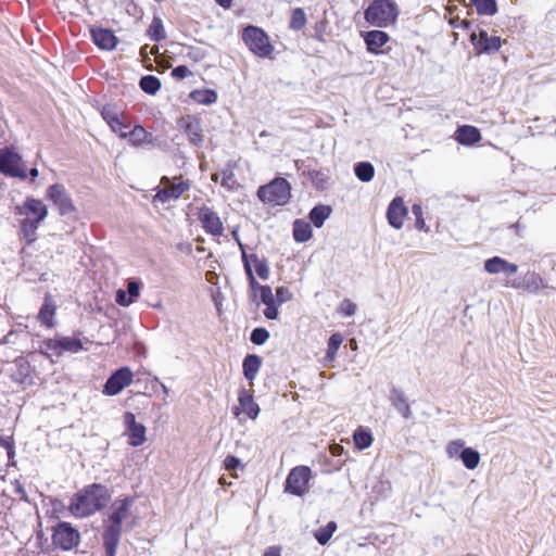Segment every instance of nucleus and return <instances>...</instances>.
<instances>
[{
  "mask_svg": "<svg viewBox=\"0 0 556 556\" xmlns=\"http://www.w3.org/2000/svg\"><path fill=\"white\" fill-rule=\"evenodd\" d=\"M193 101L200 104H212L216 102L217 94L213 90H194L190 93Z\"/></svg>",
  "mask_w": 556,
  "mask_h": 556,
  "instance_id": "4c0bfd02",
  "label": "nucleus"
},
{
  "mask_svg": "<svg viewBox=\"0 0 556 556\" xmlns=\"http://www.w3.org/2000/svg\"><path fill=\"white\" fill-rule=\"evenodd\" d=\"M0 173L22 180L27 178V167L22 157L9 149L0 150Z\"/></svg>",
  "mask_w": 556,
  "mask_h": 556,
  "instance_id": "6e6552de",
  "label": "nucleus"
},
{
  "mask_svg": "<svg viewBox=\"0 0 556 556\" xmlns=\"http://www.w3.org/2000/svg\"><path fill=\"white\" fill-rule=\"evenodd\" d=\"M46 197L48 200L53 202L61 215H67L75 211L71 197L64 186L60 184L50 186L47 189Z\"/></svg>",
  "mask_w": 556,
  "mask_h": 556,
  "instance_id": "9b49d317",
  "label": "nucleus"
},
{
  "mask_svg": "<svg viewBox=\"0 0 556 556\" xmlns=\"http://www.w3.org/2000/svg\"><path fill=\"white\" fill-rule=\"evenodd\" d=\"M312 478V470L307 466H296L289 472L285 492L302 496L308 491V481Z\"/></svg>",
  "mask_w": 556,
  "mask_h": 556,
  "instance_id": "0eeeda50",
  "label": "nucleus"
},
{
  "mask_svg": "<svg viewBox=\"0 0 556 556\" xmlns=\"http://www.w3.org/2000/svg\"><path fill=\"white\" fill-rule=\"evenodd\" d=\"M389 35L382 30H371L365 35V42L369 52L381 53V48L389 41Z\"/></svg>",
  "mask_w": 556,
  "mask_h": 556,
  "instance_id": "393cba45",
  "label": "nucleus"
},
{
  "mask_svg": "<svg viewBox=\"0 0 556 556\" xmlns=\"http://www.w3.org/2000/svg\"><path fill=\"white\" fill-rule=\"evenodd\" d=\"M313 230L311 224L303 219H296L293 223V238L296 242H306L312 238Z\"/></svg>",
  "mask_w": 556,
  "mask_h": 556,
  "instance_id": "7c9ffc66",
  "label": "nucleus"
},
{
  "mask_svg": "<svg viewBox=\"0 0 556 556\" xmlns=\"http://www.w3.org/2000/svg\"><path fill=\"white\" fill-rule=\"evenodd\" d=\"M17 372L14 375V379L18 382H24L25 378L29 376L30 366L24 358L15 359Z\"/></svg>",
  "mask_w": 556,
  "mask_h": 556,
  "instance_id": "a18cd8bd",
  "label": "nucleus"
},
{
  "mask_svg": "<svg viewBox=\"0 0 556 556\" xmlns=\"http://www.w3.org/2000/svg\"><path fill=\"white\" fill-rule=\"evenodd\" d=\"M456 140L464 146H472L481 140V134L478 128L464 125L456 130Z\"/></svg>",
  "mask_w": 556,
  "mask_h": 556,
  "instance_id": "a878e982",
  "label": "nucleus"
},
{
  "mask_svg": "<svg viewBox=\"0 0 556 556\" xmlns=\"http://www.w3.org/2000/svg\"><path fill=\"white\" fill-rule=\"evenodd\" d=\"M477 12L482 15H494L497 12L495 0H471Z\"/></svg>",
  "mask_w": 556,
  "mask_h": 556,
  "instance_id": "a19ab883",
  "label": "nucleus"
},
{
  "mask_svg": "<svg viewBox=\"0 0 556 556\" xmlns=\"http://www.w3.org/2000/svg\"><path fill=\"white\" fill-rule=\"evenodd\" d=\"M465 447V442L462 439L450 441L445 446V453L448 458L459 457V453Z\"/></svg>",
  "mask_w": 556,
  "mask_h": 556,
  "instance_id": "49530a36",
  "label": "nucleus"
},
{
  "mask_svg": "<svg viewBox=\"0 0 556 556\" xmlns=\"http://www.w3.org/2000/svg\"><path fill=\"white\" fill-rule=\"evenodd\" d=\"M239 406L235 407V415L238 416L241 412L244 413L251 419H255L258 416L260 407L254 402L253 395L250 391L241 389L238 397Z\"/></svg>",
  "mask_w": 556,
  "mask_h": 556,
  "instance_id": "6ab92c4d",
  "label": "nucleus"
},
{
  "mask_svg": "<svg viewBox=\"0 0 556 556\" xmlns=\"http://www.w3.org/2000/svg\"><path fill=\"white\" fill-rule=\"evenodd\" d=\"M353 440L357 448L365 450L371 445L372 435L369 431H366L359 427L357 430H355Z\"/></svg>",
  "mask_w": 556,
  "mask_h": 556,
  "instance_id": "ea45409f",
  "label": "nucleus"
},
{
  "mask_svg": "<svg viewBox=\"0 0 556 556\" xmlns=\"http://www.w3.org/2000/svg\"><path fill=\"white\" fill-rule=\"evenodd\" d=\"M280 555H281V549L278 546H270L264 553V556H280Z\"/></svg>",
  "mask_w": 556,
  "mask_h": 556,
  "instance_id": "e2e57ef3",
  "label": "nucleus"
},
{
  "mask_svg": "<svg viewBox=\"0 0 556 556\" xmlns=\"http://www.w3.org/2000/svg\"><path fill=\"white\" fill-rule=\"evenodd\" d=\"M390 401L395 409L406 419L412 416L410 407L405 399L404 393L393 387L390 392Z\"/></svg>",
  "mask_w": 556,
  "mask_h": 556,
  "instance_id": "cd10ccee",
  "label": "nucleus"
},
{
  "mask_svg": "<svg viewBox=\"0 0 556 556\" xmlns=\"http://www.w3.org/2000/svg\"><path fill=\"white\" fill-rule=\"evenodd\" d=\"M242 40L249 50L260 58H268L274 51L267 34L256 26L245 27L242 31Z\"/></svg>",
  "mask_w": 556,
  "mask_h": 556,
  "instance_id": "39448f33",
  "label": "nucleus"
},
{
  "mask_svg": "<svg viewBox=\"0 0 556 556\" xmlns=\"http://www.w3.org/2000/svg\"><path fill=\"white\" fill-rule=\"evenodd\" d=\"M100 113L108 125L112 124L113 121H116L125 114L117 105L111 103L103 105Z\"/></svg>",
  "mask_w": 556,
  "mask_h": 556,
  "instance_id": "58836bf2",
  "label": "nucleus"
},
{
  "mask_svg": "<svg viewBox=\"0 0 556 556\" xmlns=\"http://www.w3.org/2000/svg\"><path fill=\"white\" fill-rule=\"evenodd\" d=\"M459 458L462 459L463 465L469 469L473 470L479 466L480 463V454L472 447L463 448L459 453Z\"/></svg>",
  "mask_w": 556,
  "mask_h": 556,
  "instance_id": "473e14b6",
  "label": "nucleus"
},
{
  "mask_svg": "<svg viewBox=\"0 0 556 556\" xmlns=\"http://www.w3.org/2000/svg\"><path fill=\"white\" fill-rule=\"evenodd\" d=\"M252 261L255 265V271L261 279H268L269 277V267L265 260H260L256 255L251 256Z\"/></svg>",
  "mask_w": 556,
  "mask_h": 556,
  "instance_id": "de8ad7c7",
  "label": "nucleus"
},
{
  "mask_svg": "<svg viewBox=\"0 0 556 556\" xmlns=\"http://www.w3.org/2000/svg\"><path fill=\"white\" fill-rule=\"evenodd\" d=\"M276 298L279 303H286L292 300V293L287 287H278L276 290Z\"/></svg>",
  "mask_w": 556,
  "mask_h": 556,
  "instance_id": "5fc2aeb1",
  "label": "nucleus"
},
{
  "mask_svg": "<svg viewBox=\"0 0 556 556\" xmlns=\"http://www.w3.org/2000/svg\"><path fill=\"white\" fill-rule=\"evenodd\" d=\"M311 178L318 188H324L327 181V177L324 175V173L317 170L311 173Z\"/></svg>",
  "mask_w": 556,
  "mask_h": 556,
  "instance_id": "bf43d9fd",
  "label": "nucleus"
},
{
  "mask_svg": "<svg viewBox=\"0 0 556 556\" xmlns=\"http://www.w3.org/2000/svg\"><path fill=\"white\" fill-rule=\"evenodd\" d=\"M354 172L356 177L364 182H368L374 178L375 168L369 162H359L355 165Z\"/></svg>",
  "mask_w": 556,
  "mask_h": 556,
  "instance_id": "72a5a7b5",
  "label": "nucleus"
},
{
  "mask_svg": "<svg viewBox=\"0 0 556 556\" xmlns=\"http://www.w3.org/2000/svg\"><path fill=\"white\" fill-rule=\"evenodd\" d=\"M484 270L491 275H514L517 273L518 266L514 263H509L508 261L500 256H493L484 262Z\"/></svg>",
  "mask_w": 556,
  "mask_h": 556,
  "instance_id": "412c9836",
  "label": "nucleus"
},
{
  "mask_svg": "<svg viewBox=\"0 0 556 556\" xmlns=\"http://www.w3.org/2000/svg\"><path fill=\"white\" fill-rule=\"evenodd\" d=\"M15 214L21 216V233L23 238L33 243L40 224L48 215L47 205L39 199L27 198L22 205L15 207Z\"/></svg>",
  "mask_w": 556,
  "mask_h": 556,
  "instance_id": "f03ea898",
  "label": "nucleus"
},
{
  "mask_svg": "<svg viewBox=\"0 0 556 556\" xmlns=\"http://www.w3.org/2000/svg\"><path fill=\"white\" fill-rule=\"evenodd\" d=\"M127 293L128 296L132 299V301L137 299L140 295V283L136 280L128 281Z\"/></svg>",
  "mask_w": 556,
  "mask_h": 556,
  "instance_id": "4d7b16f0",
  "label": "nucleus"
},
{
  "mask_svg": "<svg viewBox=\"0 0 556 556\" xmlns=\"http://www.w3.org/2000/svg\"><path fill=\"white\" fill-rule=\"evenodd\" d=\"M43 345L47 351H51L56 356H61L64 352L77 353L83 350L81 341L72 337L49 339L43 342Z\"/></svg>",
  "mask_w": 556,
  "mask_h": 556,
  "instance_id": "ddd939ff",
  "label": "nucleus"
},
{
  "mask_svg": "<svg viewBox=\"0 0 556 556\" xmlns=\"http://www.w3.org/2000/svg\"><path fill=\"white\" fill-rule=\"evenodd\" d=\"M140 88L149 94H155L161 88V81L157 77L146 75L140 79Z\"/></svg>",
  "mask_w": 556,
  "mask_h": 556,
  "instance_id": "e433bc0d",
  "label": "nucleus"
},
{
  "mask_svg": "<svg viewBox=\"0 0 556 556\" xmlns=\"http://www.w3.org/2000/svg\"><path fill=\"white\" fill-rule=\"evenodd\" d=\"M407 214V208L401 198H395L390 203L387 211V218L389 224L395 228L401 229L404 224V217Z\"/></svg>",
  "mask_w": 556,
  "mask_h": 556,
  "instance_id": "aec40b11",
  "label": "nucleus"
},
{
  "mask_svg": "<svg viewBox=\"0 0 556 556\" xmlns=\"http://www.w3.org/2000/svg\"><path fill=\"white\" fill-rule=\"evenodd\" d=\"M29 175L33 179L36 178L38 176V169L36 167L31 168Z\"/></svg>",
  "mask_w": 556,
  "mask_h": 556,
  "instance_id": "774afa93",
  "label": "nucleus"
},
{
  "mask_svg": "<svg viewBox=\"0 0 556 556\" xmlns=\"http://www.w3.org/2000/svg\"><path fill=\"white\" fill-rule=\"evenodd\" d=\"M131 505L132 500L130 498L116 500L111 506V514L108 522L122 526L123 521L129 516Z\"/></svg>",
  "mask_w": 556,
  "mask_h": 556,
  "instance_id": "5701e85b",
  "label": "nucleus"
},
{
  "mask_svg": "<svg viewBox=\"0 0 556 556\" xmlns=\"http://www.w3.org/2000/svg\"><path fill=\"white\" fill-rule=\"evenodd\" d=\"M111 500L108 488L93 483L77 492L71 500L70 511L78 518L89 517L103 509Z\"/></svg>",
  "mask_w": 556,
  "mask_h": 556,
  "instance_id": "f257e3e1",
  "label": "nucleus"
},
{
  "mask_svg": "<svg viewBox=\"0 0 556 556\" xmlns=\"http://www.w3.org/2000/svg\"><path fill=\"white\" fill-rule=\"evenodd\" d=\"M342 344V336L340 333H333L328 340V346L326 352V359L329 362L334 361L337 352Z\"/></svg>",
  "mask_w": 556,
  "mask_h": 556,
  "instance_id": "79ce46f5",
  "label": "nucleus"
},
{
  "mask_svg": "<svg viewBox=\"0 0 556 556\" xmlns=\"http://www.w3.org/2000/svg\"><path fill=\"white\" fill-rule=\"evenodd\" d=\"M160 188L152 199V203H170L172 201L178 200L186 191L190 189L189 180L182 179V177H174L173 179L164 176L161 179Z\"/></svg>",
  "mask_w": 556,
  "mask_h": 556,
  "instance_id": "20e7f679",
  "label": "nucleus"
},
{
  "mask_svg": "<svg viewBox=\"0 0 556 556\" xmlns=\"http://www.w3.org/2000/svg\"><path fill=\"white\" fill-rule=\"evenodd\" d=\"M306 24V15L303 9L296 8L292 11L289 27L293 30L302 29Z\"/></svg>",
  "mask_w": 556,
  "mask_h": 556,
  "instance_id": "37998d69",
  "label": "nucleus"
},
{
  "mask_svg": "<svg viewBox=\"0 0 556 556\" xmlns=\"http://www.w3.org/2000/svg\"><path fill=\"white\" fill-rule=\"evenodd\" d=\"M126 139L130 146L136 148L153 143L152 134L148 132L141 125H135L130 130H127Z\"/></svg>",
  "mask_w": 556,
  "mask_h": 556,
  "instance_id": "b1692460",
  "label": "nucleus"
},
{
  "mask_svg": "<svg viewBox=\"0 0 556 556\" xmlns=\"http://www.w3.org/2000/svg\"><path fill=\"white\" fill-rule=\"evenodd\" d=\"M134 374L129 367H122L110 376L106 380L103 393L105 395H116L132 382Z\"/></svg>",
  "mask_w": 556,
  "mask_h": 556,
  "instance_id": "9d476101",
  "label": "nucleus"
},
{
  "mask_svg": "<svg viewBox=\"0 0 556 556\" xmlns=\"http://www.w3.org/2000/svg\"><path fill=\"white\" fill-rule=\"evenodd\" d=\"M412 213L416 217L415 227L418 230L428 231L429 229L426 227V223H425V219H424V216H422V207H421V205L414 204L412 206Z\"/></svg>",
  "mask_w": 556,
  "mask_h": 556,
  "instance_id": "8fccbe9b",
  "label": "nucleus"
},
{
  "mask_svg": "<svg viewBox=\"0 0 556 556\" xmlns=\"http://www.w3.org/2000/svg\"><path fill=\"white\" fill-rule=\"evenodd\" d=\"M356 304L351 300H343L340 304L339 312L345 316H353L356 313Z\"/></svg>",
  "mask_w": 556,
  "mask_h": 556,
  "instance_id": "603ef678",
  "label": "nucleus"
},
{
  "mask_svg": "<svg viewBox=\"0 0 556 556\" xmlns=\"http://www.w3.org/2000/svg\"><path fill=\"white\" fill-rule=\"evenodd\" d=\"M337 530V523L334 521H329L325 527L319 528L314 536L317 542L321 545H326L331 539L332 534Z\"/></svg>",
  "mask_w": 556,
  "mask_h": 556,
  "instance_id": "c9c22d12",
  "label": "nucleus"
},
{
  "mask_svg": "<svg viewBox=\"0 0 556 556\" xmlns=\"http://www.w3.org/2000/svg\"><path fill=\"white\" fill-rule=\"evenodd\" d=\"M91 37L93 42L103 50H113L118 42L114 33L106 28H91Z\"/></svg>",
  "mask_w": 556,
  "mask_h": 556,
  "instance_id": "4be33fe9",
  "label": "nucleus"
},
{
  "mask_svg": "<svg viewBox=\"0 0 556 556\" xmlns=\"http://www.w3.org/2000/svg\"><path fill=\"white\" fill-rule=\"evenodd\" d=\"M124 424L126 426L129 445L135 447L142 445L147 440L146 427L136 421L135 414L130 412L125 413Z\"/></svg>",
  "mask_w": 556,
  "mask_h": 556,
  "instance_id": "2eb2a0df",
  "label": "nucleus"
},
{
  "mask_svg": "<svg viewBox=\"0 0 556 556\" xmlns=\"http://www.w3.org/2000/svg\"><path fill=\"white\" fill-rule=\"evenodd\" d=\"M269 338V332L265 328H255L251 332V341L256 345L264 344Z\"/></svg>",
  "mask_w": 556,
  "mask_h": 556,
  "instance_id": "09e8293b",
  "label": "nucleus"
},
{
  "mask_svg": "<svg viewBox=\"0 0 556 556\" xmlns=\"http://www.w3.org/2000/svg\"><path fill=\"white\" fill-rule=\"evenodd\" d=\"M331 212L329 205H317L309 212V220L316 228H320L325 220L329 218Z\"/></svg>",
  "mask_w": 556,
  "mask_h": 556,
  "instance_id": "2f4dec72",
  "label": "nucleus"
},
{
  "mask_svg": "<svg viewBox=\"0 0 556 556\" xmlns=\"http://www.w3.org/2000/svg\"><path fill=\"white\" fill-rule=\"evenodd\" d=\"M211 178L215 182H220V185L228 190H233L238 186L235 174L229 167L212 174Z\"/></svg>",
  "mask_w": 556,
  "mask_h": 556,
  "instance_id": "c756f323",
  "label": "nucleus"
},
{
  "mask_svg": "<svg viewBox=\"0 0 556 556\" xmlns=\"http://www.w3.org/2000/svg\"><path fill=\"white\" fill-rule=\"evenodd\" d=\"M191 74V71L185 65H179L172 71V75L178 79H184Z\"/></svg>",
  "mask_w": 556,
  "mask_h": 556,
  "instance_id": "13d9d810",
  "label": "nucleus"
},
{
  "mask_svg": "<svg viewBox=\"0 0 556 556\" xmlns=\"http://www.w3.org/2000/svg\"><path fill=\"white\" fill-rule=\"evenodd\" d=\"M131 122L126 114H123L116 121H113L112 124L109 125L111 130L118 135L119 138L126 139V132L130 128Z\"/></svg>",
  "mask_w": 556,
  "mask_h": 556,
  "instance_id": "f704fd0d",
  "label": "nucleus"
},
{
  "mask_svg": "<svg viewBox=\"0 0 556 556\" xmlns=\"http://www.w3.org/2000/svg\"><path fill=\"white\" fill-rule=\"evenodd\" d=\"M239 245H240V250L242 252V261H243V264H244V269L247 270V264H250L249 262V257L244 251V247L242 243L239 242Z\"/></svg>",
  "mask_w": 556,
  "mask_h": 556,
  "instance_id": "0e129e2a",
  "label": "nucleus"
},
{
  "mask_svg": "<svg viewBox=\"0 0 556 556\" xmlns=\"http://www.w3.org/2000/svg\"><path fill=\"white\" fill-rule=\"evenodd\" d=\"M509 286L532 294H536L547 288L545 280L534 271L526 273L523 276L513 280Z\"/></svg>",
  "mask_w": 556,
  "mask_h": 556,
  "instance_id": "4468645a",
  "label": "nucleus"
},
{
  "mask_svg": "<svg viewBox=\"0 0 556 556\" xmlns=\"http://www.w3.org/2000/svg\"><path fill=\"white\" fill-rule=\"evenodd\" d=\"M115 301L118 305L125 306V307H127L134 303L132 299L130 296H128L127 292L123 289H118L116 291Z\"/></svg>",
  "mask_w": 556,
  "mask_h": 556,
  "instance_id": "864d4df0",
  "label": "nucleus"
},
{
  "mask_svg": "<svg viewBox=\"0 0 556 556\" xmlns=\"http://www.w3.org/2000/svg\"><path fill=\"white\" fill-rule=\"evenodd\" d=\"M262 366V358L255 354H249L243 359L242 368L244 377L253 381Z\"/></svg>",
  "mask_w": 556,
  "mask_h": 556,
  "instance_id": "c85d7f7f",
  "label": "nucleus"
},
{
  "mask_svg": "<svg viewBox=\"0 0 556 556\" xmlns=\"http://www.w3.org/2000/svg\"><path fill=\"white\" fill-rule=\"evenodd\" d=\"M365 20L376 27H388L399 16L397 4L393 0H374L364 12Z\"/></svg>",
  "mask_w": 556,
  "mask_h": 556,
  "instance_id": "7ed1b4c3",
  "label": "nucleus"
},
{
  "mask_svg": "<svg viewBox=\"0 0 556 556\" xmlns=\"http://www.w3.org/2000/svg\"><path fill=\"white\" fill-rule=\"evenodd\" d=\"M148 34H149L150 38L154 41H161L162 39L165 38V30H164L163 23H162L161 18H159V17L153 18V21L149 27Z\"/></svg>",
  "mask_w": 556,
  "mask_h": 556,
  "instance_id": "c03bdc74",
  "label": "nucleus"
},
{
  "mask_svg": "<svg viewBox=\"0 0 556 556\" xmlns=\"http://www.w3.org/2000/svg\"><path fill=\"white\" fill-rule=\"evenodd\" d=\"M241 466V462L238 457L236 456H232V455H228L225 460H224V467L226 470L232 472L233 470H236L238 467Z\"/></svg>",
  "mask_w": 556,
  "mask_h": 556,
  "instance_id": "6e6d98bb",
  "label": "nucleus"
},
{
  "mask_svg": "<svg viewBox=\"0 0 556 556\" xmlns=\"http://www.w3.org/2000/svg\"><path fill=\"white\" fill-rule=\"evenodd\" d=\"M56 306L53 303L50 295L45 298V302L38 313L39 321L48 328H52L55 325L54 316H55Z\"/></svg>",
  "mask_w": 556,
  "mask_h": 556,
  "instance_id": "bb28decb",
  "label": "nucleus"
},
{
  "mask_svg": "<svg viewBox=\"0 0 556 556\" xmlns=\"http://www.w3.org/2000/svg\"><path fill=\"white\" fill-rule=\"evenodd\" d=\"M264 315L267 319H271V320L277 319L279 312H278V307L276 306V304L275 303L266 304V308L264 309Z\"/></svg>",
  "mask_w": 556,
  "mask_h": 556,
  "instance_id": "052dcab7",
  "label": "nucleus"
},
{
  "mask_svg": "<svg viewBox=\"0 0 556 556\" xmlns=\"http://www.w3.org/2000/svg\"><path fill=\"white\" fill-rule=\"evenodd\" d=\"M199 220L201 222L205 231L211 233L212 236L218 237L223 235V223L217 213L214 212L212 208L207 206H202L199 211Z\"/></svg>",
  "mask_w": 556,
  "mask_h": 556,
  "instance_id": "f3484780",
  "label": "nucleus"
},
{
  "mask_svg": "<svg viewBox=\"0 0 556 556\" xmlns=\"http://www.w3.org/2000/svg\"><path fill=\"white\" fill-rule=\"evenodd\" d=\"M342 451H343V447L339 444H334L331 446V453L334 456L341 455Z\"/></svg>",
  "mask_w": 556,
  "mask_h": 556,
  "instance_id": "69168bd1",
  "label": "nucleus"
},
{
  "mask_svg": "<svg viewBox=\"0 0 556 556\" xmlns=\"http://www.w3.org/2000/svg\"><path fill=\"white\" fill-rule=\"evenodd\" d=\"M179 128L185 132L192 146L201 147L204 141L203 128L198 117L187 115L178 121Z\"/></svg>",
  "mask_w": 556,
  "mask_h": 556,
  "instance_id": "f8f14e48",
  "label": "nucleus"
},
{
  "mask_svg": "<svg viewBox=\"0 0 556 556\" xmlns=\"http://www.w3.org/2000/svg\"><path fill=\"white\" fill-rule=\"evenodd\" d=\"M260 298L263 304L275 303V296L269 286H258Z\"/></svg>",
  "mask_w": 556,
  "mask_h": 556,
  "instance_id": "3c124183",
  "label": "nucleus"
},
{
  "mask_svg": "<svg viewBox=\"0 0 556 556\" xmlns=\"http://www.w3.org/2000/svg\"><path fill=\"white\" fill-rule=\"evenodd\" d=\"M220 7L224 9H229L231 7L232 0H215Z\"/></svg>",
  "mask_w": 556,
  "mask_h": 556,
  "instance_id": "338daca9",
  "label": "nucleus"
},
{
  "mask_svg": "<svg viewBox=\"0 0 556 556\" xmlns=\"http://www.w3.org/2000/svg\"><path fill=\"white\" fill-rule=\"evenodd\" d=\"M470 41L478 53H492L498 51L502 46L500 37L489 36L488 31L483 29L479 31V35L472 33L470 35Z\"/></svg>",
  "mask_w": 556,
  "mask_h": 556,
  "instance_id": "dca6fc26",
  "label": "nucleus"
},
{
  "mask_svg": "<svg viewBox=\"0 0 556 556\" xmlns=\"http://www.w3.org/2000/svg\"><path fill=\"white\" fill-rule=\"evenodd\" d=\"M79 539V532L66 522L58 523L52 535L53 544L65 551L76 546Z\"/></svg>",
  "mask_w": 556,
  "mask_h": 556,
  "instance_id": "1a4fd4ad",
  "label": "nucleus"
},
{
  "mask_svg": "<svg viewBox=\"0 0 556 556\" xmlns=\"http://www.w3.org/2000/svg\"><path fill=\"white\" fill-rule=\"evenodd\" d=\"M122 535V526L108 522L103 532V544L106 556H115Z\"/></svg>",
  "mask_w": 556,
  "mask_h": 556,
  "instance_id": "a211bd4d",
  "label": "nucleus"
},
{
  "mask_svg": "<svg viewBox=\"0 0 556 556\" xmlns=\"http://www.w3.org/2000/svg\"><path fill=\"white\" fill-rule=\"evenodd\" d=\"M247 275H248L251 288L254 290H258V286H261V285L256 281L250 264H247Z\"/></svg>",
  "mask_w": 556,
  "mask_h": 556,
  "instance_id": "680f3d73",
  "label": "nucleus"
},
{
  "mask_svg": "<svg viewBox=\"0 0 556 556\" xmlns=\"http://www.w3.org/2000/svg\"><path fill=\"white\" fill-rule=\"evenodd\" d=\"M290 184L285 178H276L268 185L260 187L257 197L269 204L285 205L290 199Z\"/></svg>",
  "mask_w": 556,
  "mask_h": 556,
  "instance_id": "423d86ee",
  "label": "nucleus"
}]
</instances>
